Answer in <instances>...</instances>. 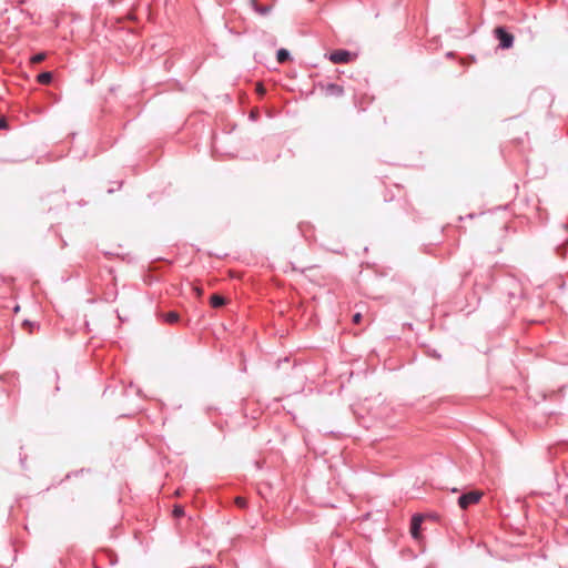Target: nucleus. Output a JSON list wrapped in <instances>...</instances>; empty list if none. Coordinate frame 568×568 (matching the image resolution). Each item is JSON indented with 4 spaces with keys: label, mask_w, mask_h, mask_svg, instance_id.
I'll use <instances>...</instances> for the list:
<instances>
[{
    "label": "nucleus",
    "mask_w": 568,
    "mask_h": 568,
    "mask_svg": "<svg viewBox=\"0 0 568 568\" xmlns=\"http://www.w3.org/2000/svg\"><path fill=\"white\" fill-rule=\"evenodd\" d=\"M495 38L499 41L498 47L503 50L510 49L514 45V36L505 27H497L494 30Z\"/></svg>",
    "instance_id": "f257e3e1"
},
{
    "label": "nucleus",
    "mask_w": 568,
    "mask_h": 568,
    "mask_svg": "<svg viewBox=\"0 0 568 568\" xmlns=\"http://www.w3.org/2000/svg\"><path fill=\"white\" fill-rule=\"evenodd\" d=\"M481 494L476 490H471L465 494H462L458 497V505L462 509H467L470 505H474L479 501Z\"/></svg>",
    "instance_id": "f03ea898"
},
{
    "label": "nucleus",
    "mask_w": 568,
    "mask_h": 568,
    "mask_svg": "<svg viewBox=\"0 0 568 568\" xmlns=\"http://www.w3.org/2000/svg\"><path fill=\"white\" fill-rule=\"evenodd\" d=\"M352 52L348 50L339 49L329 53L328 59L335 64L348 63L352 60Z\"/></svg>",
    "instance_id": "7ed1b4c3"
},
{
    "label": "nucleus",
    "mask_w": 568,
    "mask_h": 568,
    "mask_svg": "<svg viewBox=\"0 0 568 568\" xmlns=\"http://www.w3.org/2000/svg\"><path fill=\"white\" fill-rule=\"evenodd\" d=\"M424 517L420 514H415L410 520V535L414 539H418L420 537V529Z\"/></svg>",
    "instance_id": "20e7f679"
},
{
    "label": "nucleus",
    "mask_w": 568,
    "mask_h": 568,
    "mask_svg": "<svg viewBox=\"0 0 568 568\" xmlns=\"http://www.w3.org/2000/svg\"><path fill=\"white\" fill-rule=\"evenodd\" d=\"M325 93L327 95H333V97H341L344 94V89L342 85L339 84H336V83H328L326 87H325Z\"/></svg>",
    "instance_id": "39448f33"
},
{
    "label": "nucleus",
    "mask_w": 568,
    "mask_h": 568,
    "mask_svg": "<svg viewBox=\"0 0 568 568\" xmlns=\"http://www.w3.org/2000/svg\"><path fill=\"white\" fill-rule=\"evenodd\" d=\"M226 303V300L224 296L220 295V294H213L211 297H210V304L213 308H219V307H222L224 306Z\"/></svg>",
    "instance_id": "423d86ee"
},
{
    "label": "nucleus",
    "mask_w": 568,
    "mask_h": 568,
    "mask_svg": "<svg viewBox=\"0 0 568 568\" xmlns=\"http://www.w3.org/2000/svg\"><path fill=\"white\" fill-rule=\"evenodd\" d=\"M252 6L254 11L261 16H266L271 11L270 6L260 4L255 0L252 1Z\"/></svg>",
    "instance_id": "0eeeda50"
},
{
    "label": "nucleus",
    "mask_w": 568,
    "mask_h": 568,
    "mask_svg": "<svg viewBox=\"0 0 568 568\" xmlns=\"http://www.w3.org/2000/svg\"><path fill=\"white\" fill-rule=\"evenodd\" d=\"M53 79V75L51 72L45 71L38 74L37 80L41 84H50Z\"/></svg>",
    "instance_id": "6e6552de"
},
{
    "label": "nucleus",
    "mask_w": 568,
    "mask_h": 568,
    "mask_svg": "<svg viewBox=\"0 0 568 568\" xmlns=\"http://www.w3.org/2000/svg\"><path fill=\"white\" fill-rule=\"evenodd\" d=\"M163 321L169 324H175L179 322L180 315L176 312H169L162 315Z\"/></svg>",
    "instance_id": "1a4fd4ad"
},
{
    "label": "nucleus",
    "mask_w": 568,
    "mask_h": 568,
    "mask_svg": "<svg viewBox=\"0 0 568 568\" xmlns=\"http://www.w3.org/2000/svg\"><path fill=\"white\" fill-rule=\"evenodd\" d=\"M277 61L284 63L290 59V52L286 49H280L276 53Z\"/></svg>",
    "instance_id": "9d476101"
},
{
    "label": "nucleus",
    "mask_w": 568,
    "mask_h": 568,
    "mask_svg": "<svg viewBox=\"0 0 568 568\" xmlns=\"http://www.w3.org/2000/svg\"><path fill=\"white\" fill-rule=\"evenodd\" d=\"M45 59V53L43 52H39L34 55L31 57V62L32 63H40L42 62L43 60Z\"/></svg>",
    "instance_id": "9b49d317"
},
{
    "label": "nucleus",
    "mask_w": 568,
    "mask_h": 568,
    "mask_svg": "<svg viewBox=\"0 0 568 568\" xmlns=\"http://www.w3.org/2000/svg\"><path fill=\"white\" fill-rule=\"evenodd\" d=\"M184 515V509L182 506L180 505H176L174 506V509H173V516L176 517V518H180Z\"/></svg>",
    "instance_id": "f8f14e48"
},
{
    "label": "nucleus",
    "mask_w": 568,
    "mask_h": 568,
    "mask_svg": "<svg viewBox=\"0 0 568 568\" xmlns=\"http://www.w3.org/2000/svg\"><path fill=\"white\" fill-rule=\"evenodd\" d=\"M235 504L240 507V508H245L247 506V501L245 498L239 496L235 498Z\"/></svg>",
    "instance_id": "ddd939ff"
},
{
    "label": "nucleus",
    "mask_w": 568,
    "mask_h": 568,
    "mask_svg": "<svg viewBox=\"0 0 568 568\" xmlns=\"http://www.w3.org/2000/svg\"><path fill=\"white\" fill-rule=\"evenodd\" d=\"M361 320H362L361 313H356L353 315V323L357 324L361 322Z\"/></svg>",
    "instance_id": "4468645a"
},
{
    "label": "nucleus",
    "mask_w": 568,
    "mask_h": 568,
    "mask_svg": "<svg viewBox=\"0 0 568 568\" xmlns=\"http://www.w3.org/2000/svg\"><path fill=\"white\" fill-rule=\"evenodd\" d=\"M8 128V123L4 119H1L0 120V129H7Z\"/></svg>",
    "instance_id": "2eb2a0df"
},
{
    "label": "nucleus",
    "mask_w": 568,
    "mask_h": 568,
    "mask_svg": "<svg viewBox=\"0 0 568 568\" xmlns=\"http://www.w3.org/2000/svg\"><path fill=\"white\" fill-rule=\"evenodd\" d=\"M257 90H258V92H260L261 94H262V93H264V89H263V87H262V85H258Z\"/></svg>",
    "instance_id": "dca6fc26"
}]
</instances>
